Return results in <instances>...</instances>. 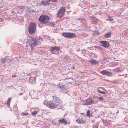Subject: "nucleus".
<instances>
[{
    "label": "nucleus",
    "mask_w": 128,
    "mask_h": 128,
    "mask_svg": "<svg viewBox=\"0 0 128 128\" xmlns=\"http://www.w3.org/2000/svg\"><path fill=\"white\" fill-rule=\"evenodd\" d=\"M94 100L92 98V97H91L89 99V100H87V102L85 105H91L94 104Z\"/></svg>",
    "instance_id": "10"
},
{
    "label": "nucleus",
    "mask_w": 128,
    "mask_h": 128,
    "mask_svg": "<svg viewBox=\"0 0 128 128\" xmlns=\"http://www.w3.org/2000/svg\"><path fill=\"white\" fill-rule=\"evenodd\" d=\"M49 20V17L46 15L42 16L39 18V21L44 24H46L48 23Z\"/></svg>",
    "instance_id": "2"
},
{
    "label": "nucleus",
    "mask_w": 128,
    "mask_h": 128,
    "mask_svg": "<svg viewBox=\"0 0 128 128\" xmlns=\"http://www.w3.org/2000/svg\"><path fill=\"white\" fill-rule=\"evenodd\" d=\"M65 86L64 85H61V86H59V88L61 89H62L63 90H64L65 89H64V87H65Z\"/></svg>",
    "instance_id": "21"
},
{
    "label": "nucleus",
    "mask_w": 128,
    "mask_h": 128,
    "mask_svg": "<svg viewBox=\"0 0 128 128\" xmlns=\"http://www.w3.org/2000/svg\"><path fill=\"white\" fill-rule=\"evenodd\" d=\"M98 123L94 124L93 125V128H98Z\"/></svg>",
    "instance_id": "24"
},
{
    "label": "nucleus",
    "mask_w": 128,
    "mask_h": 128,
    "mask_svg": "<svg viewBox=\"0 0 128 128\" xmlns=\"http://www.w3.org/2000/svg\"><path fill=\"white\" fill-rule=\"evenodd\" d=\"M16 76H17L16 75H13L12 76V78H14L16 77Z\"/></svg>",
    "instance_id": "36"
},
{
    "label": "nucleus",
    "mask_w": 128,
    "mask_h": 128,
    "mask_svg": "<svg viewBox=\"0 0 128 128\" xmlns=\"http://www.w3.org/2000/svg\"><path fill=\"white\" fill-rule=\"evenodd\" d=\"M53 124L54 125H55L56 126L57 125L58 126L60 125L59 124V123L58 122V123H57L56 122H53Z\"/></svg>",
    "instance_id": "32"
},
{
    "label": "nucleus",
    "mask_w": 128,
    "mask_h": 128,
    "mask_svg": "<svg viewBox=\"0 0 128 128\" xmlns=\"http://www.w3.org/2000/svg\"><path fill=\"white\" fill-rule=\"evenodd\" d=\"M90 111L88 110L87 111V116L88 117H90Z\"/></svg>",
    "instance_id": "30"
},
{
    "label": "nucleus",
    "mask_w": 128,
    "mask_h": 128,
    "mask_svg": "<svg viewBox=\"0 0 128 128\" xmlns=\"http://www.w3.org/2000/svg\"><path fill=\"white\" fill-rule=\"evenodd\" d=\"M57 104L52 102H48L46 106L51 109H54L56 107Z\"/></svg>",
    "instance_id": "6"
},
{
    "label": "nucleus",
    "mask_w": 128,
    "mask_h": 128,
    "mask_svg": "<svg viewBox=\"0 0 128 128\" xmlns=\"http://www.w3.org/2000/svg\"><path fill=\"white\" fill-rule=\"evenodd\" d=\"M94 47L95 48V50H97V51H100L102 49V48L101 47L95 46Z\"/></svg>",
    "instance_id": "18"
},
{
    "label": "nucleus",
    "mask_w": 128,
    "mask_h": 128,
    "mask_svg": "<svg viewBox=\"0 0 128 128\" xmlns=\"http://www.w3.org/2000/svg\"><path fill=\"white\" fill-rule=\"evenodd\" d=\"M72 68L73 69H75V67L73 66V67H72Z\"/></svg>",
    "instance_id": "42"
},
{
    "label": "nucleus",
    "mask_w": 128,
    "mask_h": 128,
    "mask_svg": "<svg viewBox=\"0 0 128 128\" xmlns=\"http://www.w3.org/2000/svg\"><path fill=\"white\" fill-rule=\"evenodd\" d=\"M36 78L35 77H30L29 78V82L30 84H32L36 83Z\"/></svg>",
    "instance_id": "9"
},
{
    "label": "nucleus",
    "mask_w": 128,
    "mask_h": 128,
    "mask_svg": "<svg viewBox=\"0 0 128 128\" xmlns=\"http://www.w3.org/2000/svg\"><path fill=\"white\" fill-rule=\"evenodd\" d=\"M54 47L55 48V50L57 51L58 52L60 50L59 47L56 46Z\"/></svg>",
    "instance_id": "26"
},
{
    "label": "nucleus",
    "mask_w": 128,
    "mask_h": 128,
    "mask_svg": "<svg viewBox=\"0 0 128 128\" xmlns=\"http://www.w3.org/2000/svg\"><path fill=\"white\" fill-rule=\"evenodd\" d=\"M100 42L101 44L100 45L102 46L105 48H108L109 46V43L106 40H100Z\"/></svg>",
    "instance_id": "8"
},
{
    "label": "nucleus",
    "mask_w": 128,
    "mask_h": 128,
    "mask_svg": "<svg viewBox=\"0 0 128 128\" xmlns=\"http://www.w3.org/2000/svg\"><path fill=\"white\" fill-rule=\"evenodd\" d=\"M62 35L65 37L68 38H74L76 36L75 34L70 32L64 33L62 34Z\"/></svg>",
    "instance_id": "4"
},
{
    "label": "nucleus",
    "mask_w": 128,
    "mask_h": 128,
    "mask_svg": "<svg viewBox=\"0 0 128 128\" xmlns=\"http://www.w3.org/2000/svg\"><path fill=\"white\" fill-rule=\"evenodd\" d=\"M6 62V60L4 58H2L1 60V63L2 64H4Z\"/></svg>",
    "instance_id": "25"
},
{
    "label": "nucleus",
    "mask_w": 128,
    "mask_h": 128,
    "mask_svg": "<svg viewBox=\"0 0 128 128\" xmlns=\"http://www.w3.org/2000/svg\"><path fill=\"white\" fill-rule=\"evenodd\" d=\"M94 120H92V123H94Z\"/></svg>",
    "instance_id": "43"
},
{
    "label": "nucleus",
    "mask_w": 128,
    "mask_h": 128,
    "mask_svg": "<svg viewBox=\"0 0 128 128\" xmlns=\"http://www.w3.org/2000/svg\"><path fill=\"white\" fill-rule=\"evenodd\" d=\"M113 71H114V72H117L116 68H115V69H114V70H113Z\"/></svg>",
    "instance_id": "35"
},
{
    "label": "nucleus",
    "mask_w": 128,
    "mask_h": 128,
    "mask_svg": "<svg viewBox=\"0 0 128 128\" xmlns=\"http://www.w3.org/2000/svg\"><path fill=\"white\" fill-rule=\"evenodd\" d=\"M58 122L59 123V124L62 123H64L66 125L67 124V121L66 120V119L64 118L62 119V120L60 119L58 120Z\"/></svg>",
    "instance_id": "13"
},
{
    "label": "nucleus",
    "mask_w": 128,
    "mask_h": 128,
    "mask_svg": "<svg viewBox=\"0 0 128 128\" xmlns=\"http://www.w3.org/2000/svg\"><path fill=\"white\" fill-rule=\"evenodd\" d=\"M29 114L28 113H24L22 112V114H21L22 116H26V115H28Z\"/></svg>",
    "instance_id": "31"
},
{
    "label": "nucleus",
    "mask_w": 128,
    "mask_h": 128,
    "mask_svg": "<svg viewBox=\"0 0 128 128\" xmlns=\"http://www.w3.org/2000/svg\"><path fill=\"white\" fill-rule=\"evenodd\" d=\"M106 122L105 124L107 126H108L110 124V121L108 120H106Z\"/></svg>",
    "instance_id": "23"
},
{
    "label": "nucleus",
    "mask_w": 128,
    "mask_h": 128,
    "mask_svg": "<svg viewBox=\"0 0 128 128\" xmlns=\"http://www.w3.org/2000/svg\"><path fill=\"white\" fill-rule=\"evenodd\" d=\"M107 73H106V75L107 76H112V74L111 73V72H109L108 71H107Z\"/></svg>",
    "instance_id": "22"
},
{
    "label": "nucleus",
    "mask_w": 128,
    "mask_h": 128,
    "mask_svg": "<svg viewBox=\"0 0 128 128\" xmlns=\"http://www.w3.org/2000/svg\"><path fill=\"white\" fill-rule=\"evenodd\" d=\"M84 114V113H82V114Z\"/></svg>",
    "instance_id": "45"
},
{
    "label": "nucleus",
    "mask_w": 128,
    "mask_h": 128,
    "mask_svg": "<svg viewBox=\"0 0 128 128\" xmlns=\"http://www.w3.org/2000/svg\"><path fill=\"white\" fill-rule=\"evenodd\" d=\"M66 11V9L64 7H62L59 9L57 14V16L60 18H61L64 16Z\"/></svg>",
    "instance_id": "3"
},
{
    "label": "nucleus",
    "mask_w": 128,
    "mask_h": 128,
    "mask_svg": "<svg viewBox=\"0 0 128 128\" xmlns=\"http://www.w3.org/2000/svg\"><path fill=\"white\" fill-rule=\"evenodd\" d=\"M51 1L53 2H55L56 1V0H51Z\"/></svg>",
    "instance_id": "38"
},
{
    "label": "nucleus",
    "mask_w": 128,
    "mask_h": 128,
    "mask_svg": "<svg viewBox=\"0 0 128 128\" xmlns=\"http://www.w3.org/2000/svg\"><path fill=\"white\" fill-rule=\"evenodd\" d=\"M47 102L46 100H45L43 102V104L44 105H46L47 104Z\"/></svg>",
    "instance_id": "34"
},
{
    "label": "nucleus",
    "mask_w": 128,
    "mask_h": 128,
    "mask_svg": "<svg viewBox=\"0 0 128 128\" xmlns=\"http://www.w3.org/2000/svg\"><path fill=\"white\" fill-rule=\"evenodd\" d=\"M107 71L106 70H104L101 71L100 73L104 75H106V73H107Z\"/></svg>",
    "instance_id": "19"
},
{
    "label": "nucleus",
    "mask_w": 128,
    "mask_h": 128,
    "mask_svg": "<svg viewBox=\"0 0 128 128\" xmlns=\"http://www.w3.org/2000/svg\"><path fill=\"white\" fill-rule=\"evenodd\" d=\"M111 35V33L110 32H109L106 34L105 35V37L106 38H108L110 37Z\"/></svg>",
    "instance_id": "20"
},
{
    "label": "nucleus",
    "mask_w": 128,
    "mask_h": 128,
    "mask_svg": "<svg viewBox=\"0 0 128 128\" xmlns=\"http://www.w3.org/2000/svg\"><path fill=\"white\" fill-rule=\"evenodd\" d=\"M76 122L80 124H83L86 123V121L84 120H80L79 119H77L76 120Z\"/></svg>",
    "instance_id": "15"
},
{
    "label": "nucleus",
    "mask_w": 128,
    "mask_h": 128,
    "mask_svg": "<svg viewBox=\"0 0 128 128\" xmlns=\"http://www.w3.org/2000/svg\"><path fill=\"white\" fill-rule=\"evenodd\" d=\"M90 62L92 65H94L97 64L98 63V62L96 60L94 59L90 60Z\"/></svg>",
    "instance_id": "14"
},
{
    "label": "nucleus",
    "mask_w": 128,
    "mask_h": 128,
    "mask_svg": "<svg viewBox=\"0 0 128 128\" xmlns=\"http://www.w3.org/2000/svg\"><path fill=\"white\" fill-rule=\"evenodd\" d=\"M65 58H67L68 60L69 59V58L68 57H67V58H66V56H65Z\"/></svg>",
    "instance_id": "39"
},
{
    "label": "nucleus",
    "mask_w": 128,
    "mask_h": 128,
    "mask_svg": "<svg viewBox=\"0 0 128 128\" xmlns=\"http://www.w3.org/2000/svg\"><path fill=\"white\" fill-rule=\"evenodd\" d=\"M98 99L100 101H101L104 100V99L103 98L102 96L98 97Z\"/></svg>",
    "instance_id": "28"
},
{
    "label": "nucleus",
    "mask_w": 128,
    "mask_h": 128,
    "mask_svg": "<svg viewBox=\"0 0 128 128\" xmlns=\"http://www.w3.org/2000/svg\"><path fill=\"white\" fill-rule=\"evenodd\" d=\"M38 38H36V40H37L38 39H39V38H39V39H40V36H39V37H38Z\"/></svg>",
    "instance_id": "40"
},
{
    "label": "nucleus",
    "mask_w": 128,
    "mask_h": 128,
    "mask_svg": "<svg viewBox=\"0 0 128 128\" xmlns=\"http://www.w3.org/2000/svg\"><path fill=\"white\" fill-rule=\"evenodd\" d=\"M61 108H60V109Z\"/></svg>",
    "instance_id": "46"
},
{
    "label": "nucleus",
    "mask_w": 128,
    "mask_h": 128,
    "mask_svg": "<svg viewBox=\"0 0 128 128\" xmlns=\"http://www.w3.org/2000/svg\"><path fill=\"white\" fill-rule=\"evenodd\" d=\"M23 93H21L19 94L20 95L22 96L23 94Z\"/></svg>",
    "instance_id": "37"
},
{
    "label": "nucleus",
    "mask_w": 128,
    "mask_h": 128,
    "mask_svg": "<svg viewBox=\"0 0 128 128\" xmlns=\"http://www.w3.org/2000/svg\"><path fill=\"white\" fill-rule=\"evenodd\" d=\"M4 105L5 104H4V105H3V104H2V105L1 106L2 107V106H4Z\"/></svg>",
    "instance_id": "41"
},
{
    "label": "nucleus",
    "mask_w": 128,
    "mask_h": 128,
    "mask_svg": "<svg viewBox=\"0 0 128 128\" xmlns=\"http://www.w3.org/2000/svg\"><path fill=\"white\" fill-rule=\"evenodd\" d=\"M55 48L54 47H52L51 48V49L50 50V51L51 53L53 54H56L55 53Z\"/></svg>",
    "instance_id": "16"
},
{
    "label": "nucleus",
    "mask_w": 128,
    "mask_h": 128,
    "mask_svg": "<svg viewBox=\"0 0 128 128\" xmlns=\"http://www.w3.org/2000/svg\"><path fill=\"white\" fill-rule=\"evenodd\" d=\"M122 71L120 70V72H122Z\"/></svg>",
    "instance_id": "44"
},
{
    "label": "nucleus",
    "mask_w": 128,
    "mask_h": 128,
    "mask_svg": "<svg viewBox=\"0 0 128 128\" xmlns=\"http://www.w3.org/2000/svg\"><path fill=\"white\" fill-rule=\"evenodd\" d=\"M53 98L52 101L56 103H59L60 100L59 98L57 97L56 96H52Z\"/></svg>",
    "instance_id": "11"
},
{
    "label": "nucleus",
    "mask_w": 128,
    "mask_h": 128,
    "mask_svg": "<svg viewBox=\"0 0 128 128\" xmlns=\"http://www.w3.org/2000/svg\"><path fill=\"white\" fill-rule=\"evenodd\" d=\"M38 113V112L37 111H36L34 112H32V116H34L35 115H36Z\"/></svg>",
    "instance_id": "27"
},
{
    "label": "nucleus",
    "mask_w": 128,
    "mask_h": 128,
    "mask_svg": "<svg viewBox=\"0 0 128 128\" xmlns=\"http://www.w3.org/2000/svg\"><path fill=\"white\" fill-rule=\"evenodd\" d=\"M108 18L109 19H107V20L112 21L114 20L113 19L112 17L110 16H108Z\"/></svg>",
    "instance_id": "29"
},
{
    "label": "nucleus",
    "mask_w": 128,
    "mask_h": 128,
    "mask_svg": "<svg viewBox=\"0 0 128 128\" xmlns=\"http://www.w3.org/2000/svg\"><path fill=\"white\" fill-rule=\"evenodd\" d=\"M27 42L32 49H34V47L38 45L37 40H27Z\"/></svg>",
    "instance_id": "5"
},
{
    "label": "nucleus",
    "mask_w": 128,
    "mask_h": 128,
    "mask_svg": "<svg viewBox=\"0 0 128 128\" xmlns=\"http://www.w3.org/2000/svg\"><path fill=\"white\" fill-rule=\"evenodd\" d=\"M36 25L34 22L31 23L29 25L28 30L30 34H32L35 32L36 30Z\"/></svg>",
    "instance_id": "1"
},
{
    "label": "nucleus",
    "mask_w": 128,
    "mask_h": 128,
    "mask_svg": "<svg viewBox=\"0 0 128 128\" xmlns=\"http://www.w3.org/2000/svg\"><path fill=\"white\" fill-rule=\"evenodd\" d=\"M97 90L99 93L101 94H108L107 90L104 88L102 87L98 88Z\"/></svg>",
    "instance_id": "7"
},
{
    "label": "nucleus",
    "mask_w": 128,
    "mask_h": 128,
    "mask_svg": "<svg viewBox=\"0 0 128 128\" xmlns=\"http://www.w3.org/2000/svg\"><path fill=\"white\" fill-rule=\"evenodd\" d=\"M117 72H120V68H116Z\"/></svg>",
    "instance_id": "33"
},
{
    "label": "nucleus",
    "mask_w": 128,
    "mask_h": 128,
    "mask_svg": "<svg viewBox=\"0 0 128 128\" xmlns=\"http://www.w3.org/2000/svg\"><path fill=\"white\" fill-rule=\"evenodd\" d=\"M11 101V99L10 98H9L7 102L6 103H4V104H7L8 106H9L10 104V103Z\"/></svg>",
    "instance_id": "17"
},
{
    "label": "nucleus",
    "mask_w": 128,
    "mask_h": 128,
    "mask_svg": "<svg viewBox=\"0 0 128 128\" xmlns=\"http://www.w3.org/2000/svg\"><path fill=\"white\" fill-rule=\"evenodd\" d=\"M50 0H45L42 1L41 4L44 6H48L50 4Z\"/></svg>",
    "instance_id": "12"
}]
</instances>
